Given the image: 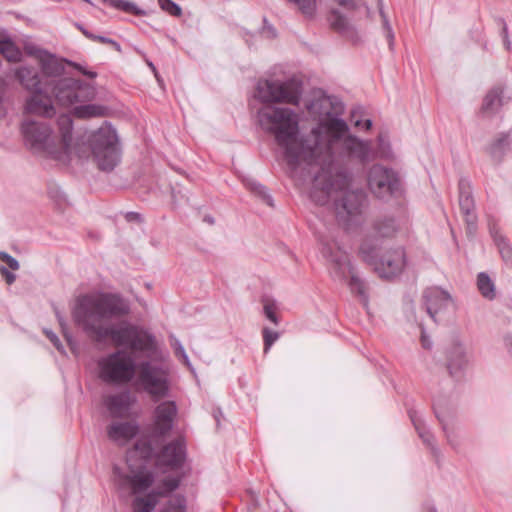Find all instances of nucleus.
Instances as JSON below:
<instances>
[{
  "instance_id": "bf43d9fd",
  "label": "nucleus",
  "mask_w": 512,
  "mask_h": 512,
  "mask_svg": "<svg viewBox=\"0 0 512 512\" xmlns=\"http://www.w3.org/2000/svg\"><path fill=\"white\" fill-rule=\"evenodd\" d=\"M432 512H435V511H432Z\"/></svg>"
},
{
  "instance_id": "09e8293b",
  "label": "nucleus",
  "mask_w": 512,
  "mask_h": 512,
  "mask_svg": "<svg viewBox=\"0 0 512 512\" xmlns=\"http://www.w3.org/2000/svg\"><path fill=\"white\" fill-rule=\"evenodd\" d=\"M140 215L138 213H135V212H130L126 215V218L130 221V220H136V219H139Z\"/></svg>"
},
{
  "instance_id": "1a4fd4ad",
  "label": "nucleus",
  "mask_w": 512,
  "mask_h": 512,
  "mask_svg": "<svg viewBox=\"0 0 512 512\" xmlns=\"http://www.w3.org/2000/svg\"><path fill=\"white\" fill-rule=\"evenodd\" d=\"M301 95V83L296 78L285 81L259 80L256 98L263 103H287L297 105Z\"/></svg>"
},
{
  "instance_id": "5701e85b",
  "label": "nucleus",
  "mask_w": 512,
  "mask_h": 512,
  "mask_svg": "<svg viewBox=\"0 0 512 512\" xmlns=\"http://www.w3.org/2000/svg\"><path fill=\"white\" fill-rule=\"evenodd\" d=\"M15 76L22 86L30 92H38L42 88L40 76L33 68L20 67L15 71Z\"/></svg>"
},
{
  "instance_id": "7ed1b4c3",
  "label": "nucleus",
  "mask_w": 512,
  "mask_h": 512,
  "mask_svg": "<svg viewBox=\"0 0 512 512\" xmlns=\"http://www.w3.org/2000/svg\"><path fill=\"white\" fill-rule=\"evenodd\" d=\"M344 161H319L311 166L302 165V169L298 170V176L292 178L301 185L307 176L313 174L309 195L317 205H325L334 194L339 193L340 196L334 203L336 217L339 224L349 230L363 222L367 198L362 189H350L348 175L334 168L335 163Z\"/></svg>"
},
{
  "instance_id": "bb28decb",
  "label": "nucleus",
  "mask_w": 512,
  "mask_h": 512,
  "mask_svg": "<svg viewBox=\"0 0 512 512\" xmlns=\"http://www.w3.org/2000/svg\"><path fill=\"white\" fill-rule=\"evenodd\" d=\"M477 286L481 295L489 300L496 296L495 285L488 274L481 272L477 276Z\"/></svg>"
},
{
  "instance_id": "6e6d98bb",
  "label": "nucleus",
  "mask_w": 512,
  "mask_h": 512,
  "mask_svg": "<svg viewBox=\"0 0 512 512\" xmlns=\"http://www.w3.org/2000/svg\"><path fill=\"white\" fill-rule=\"evenodd\" d=\"M447 438H448V441L450 442V444L455 446V442L453 441V439L451 438V436L448 433H447Z\"/></svg>"
},
{
  "instance_id": "f8f14e48",
  "label": "nucleus",
  "mask_w": 512,
  "mask_h": 512,
  "mask_svg": "<svg viewBox=\"0 0 512 512\" xmlns=\"http://www.w3.org/2000/svg\"><path fill=\"white\" fill-rule=\"evenodd\" d=\"M367 181L370 191L379 199H388L401 192L397 172L380 164H375L369 169Z\"/></svg>"
},
{
  "instance_id": "37998d69",
  "label": "nucleus",
  "mask_w": 512,
  "mask_h": 512,
  "mask_svg": "<svg viewBox=\"0 0 512 512\" xmlns=\"http://www.w3.org/2000/svg\"><path fill=\"white\" fill-rule=\"evenodd\" d=\"M45 334L59 351H63V346L55 333H53L52 331L45 330Z\"/></svg>"
},
{
  "instance_id": "603ef678",
  "label": "nucleus",
  "mask_w": 512,
  "mask_h": 512,
  "mask_svg": "<svg viewBox=\"0 0 512 512\" xmlns=\"http://www.w3.org/2000/svg\"><path fill=\"white\" fill-rule=\"evenodd\" d=\"M55 313H56V316H57V319L61 325V327L64 329V320H63V317L61 316V314L59 313V311H57L55 309Z\"/></svg>"
},
{
  "instance_id": "58836bf2",
  "label": "nucleus",
  "mask_w": 512,
  "mask_h": 512,
  "mask_svg": "<svg viewBox=\"0 0 512 512\" xmlns=\"http://www.w3.org/2000/svg\"><path fill=\"white\" fill-rule=\"evenodd\" d=\"M66 64H68L69 66H72L73 68H75L76 70H78L79 72H81L83 75L89 77V78H96L97 76V73L94 72V71H88L86 70L82 65L76 63V62H73V61H70V60H67L66 61Z\"/></svg>"
},
{
  "instance_id": "ddd939ff",
  "label": "nucleus",
  "mask_w": 512,
  "mask_h": 512,
  "mask_svg": "<svg viewBox=\"0 0 512 512\" xmlns=\"http://www.w3.org/2000/svg\"><path fill=\"white\" fill-rule=\"evenodd\" d=\"M374 234L370 236L377 238H392L404 236L409 233V217L406 210L402 207L395 212L386 213L377 217L372 225Z\"/></svg>"
},
{
  "instance_id": "dca6fc26",
  "label": "nucleus",
  "mask_w": 512,
  "mask_h": 512,
  "mask_svg": "<svg viewBox=\"0 0 512 512\" xmlns=\"http://www.w3.org/2000/svg\"><path fill=\"white\" fill-rule=\"evenodd\" d=\"M154 433L159 436L166 435L173 427L177 415V407L173 401H164L155 408Z\"/></svg>"
},
{
  "instance_id": "f3484780",
  "label": "nucleus",
  "mask_w": 512,
  "mask_h": 512,
  "mask_svg": "<svg viewBox=\"0 0 512 512\" xmlns=\"http://www.w3.org/2000/svg\"><path fill=\"white\" fill-rule=\"evenodd\" d=\"M426 311L432 319L452 305L451 295L440 288H429L423 295Z\"/></svg>"
},
{
  "instance_id": "79ce46f5",
  "label": "nucleus",
  "mask_w": 512,
  "mask_h": 512,
  "mask_svg": "<svg viewBox=\"0 0 512 512\" xmlns=\"http://www.w3.org/2000/svg\"><path fill=\"white\" fill-rule=\"evenodd\" d=\"M0 273L5 278L8 284H12L16 279V276L12 272H10L5 266L0 267Z\"/></svg>"
},
{
  "instance_id": "20e7f679",
  "label": "nucleus",
  "mask_w": 512,
  "mask_h": 512,
  "mask_svg": "<svg viewBox=\"0 0 512 512\" xmlns=\"http://www.w3.org/2000/svg\"><path fill=\"white\" fill-rule=\"evenodd\" d=\"M128 472L114 468L116 480L121 488L129 489L133 495L132 512H153L160 499L167 497L180 485V478L168 476L156 482L155 473L145 466V461L132 463L127 457Z\"/></svg>"
},
{
  "instance_id": "9b49d317",
  "label": "nucleus",
  "mask_w": 512,
  "mask_h": 512,
  "mask_svg": "<svg viewBox=\"0 0 512 512\" xmlns=\"http://www.w3.org/2000/svg\"><path fill=\"white\" fill-rule=\"evenodd\" d=\"M138 454L144 459L155 456L158 465L178 468L185 459V443L182 438H178L164 446L159 453L154 454L151 443L140 440L135 444L134 450L128 454V456H132V463L140 462L134 460Z\"/></svg>"
},
{
  "instance_id": "6e6552de",
  "label": "nucleus",
  "mask_w": 512,
  "mask_h": 512,
  "mask_svg": "<svg viewBox=\"0 0 512 512\" xmlns=\"http://www.w3.org/2000/svg\"><path fill=\"white\" fill-rule=\"evenodd\" d=\"M91 151L100 170L112 171L120 160L118 137L110 125L100 127L91 137Z\"/></svg>"
},
{
  "instance_id": "412c9836",
  "label": "nucleus",
  "mask_w": 512,
  "mask_h": 512,
  "mask_svg": "<svg viewBox=\"0 0 512 512\" xmlns=\"http://www.w3.org/2000/svg\"><path fill=\"white\" fill-rule=\"evenodd\" d=\"M139 431V426L133 422H115L107 428V435L110 440L125 444L134 438Z\"/></svg>"
},
{
  "instance_id": "8fccbe9b",
  "label": "nucleus",
  "mask_w": 512,
  "mask_h": 512,
  "mask_svg": "<svg viewBox=\"0 0 512 512\" xmlns=\"http://www.w3.org/2000/svg\"><path fill=\"white\" fill-rule=\"evenodd\" d=\"M172 347L174 348V352L183 348L182 344L177 339H175L174 342L172 343Z\"/></svg>"
},
{
  "instance_id": "a18cd8bd",
  "label": "nucleus",
  "mask_w": 512,
  "mask_h": 512,
  "mask_svg": "<svg viewBox=\"0 0 512 512\" xmlns=\"http://www.w3.org/2000/svg\"><path fill=\"white\" fill-rule=\"evenodd\" d=\"M378 142L381 149V157H388L389 152L386 151V146L389 148V144L385 143L384 138L381 135L378 137Z\"/></svg>"
},
{
  "instance_id": "c756f323",
  "label": "nucleus",
  "mask_w": 512,
  "mask_h": 512,
  "mask_svg": "<svg viewBox=\"0 0 512 512\" xmlns=\"http://www.w3.org/2000/svg\"><path fill=\"white\" fill-rule=\"evenodd\" d=\"M160 512H187V501L183 495L171 496Z\"/></svg>"
},
{
  "instance_id": "2f4dec72",
  "label": "nucleus",
  "mask_w": 512,
  "mask_h": 512,
  "mask_svg": "<svg viewBox=\"0 0 512 512\" xmlns=\"http://www.w3.org/2000/svg\"><path fill=\"white\" fill-rule=\"evenodd\" d=\"M491 233L494 237V240L499 248V252L501 253L503 259L507 263L512 262V250L505 242V239L501 235L494 234L493 230H491Z\"/></svg>"
},
{
  "instance_id": "f257e3e1",
  "label": "nucleus",
  "mask_w": 512,
  "mask_h": 512,
  "mask_svg": "<svg viewBox=\"0 0 512 512\" xmlns=\"http://www.w3.org/2000/svg\"><path fill=\"white\" fill-rule=\"evenodd\" d=\"M308 110L318 117V124L302 137L293 110L267 105L257 114L259 125L273 134L283 149L291 177L298 176L302 165L311 166L319 161L357 160L364 164L376 158L370 141L349 133L347 123L340 118L344 106L339 99L321 95L310 103Z\"/></svg>"
},
{
  "instance_id": "ea45409f",
  "label": "nucleus",
  "mask_w": 512,
  "mask_h": 512,
  "mask_svg": "<svg viewBox=\"0 0 512 512\" xmlns=\"http://www.w3.org/2000/svg\"><path fill=\"white\" fill-rule=\"evenodd\" d=\"M416 429L418 431V434H419L420 438L423 440V442L426 443L429 446H432L433 445V436H432V434L429 431H427L426 429L421 428V427H419L417 425H416Z\"/></svg>"
},
{
  "instance_id": "393cba45",
  "label": "nucleus",
  "mask_w": 512,
  "mask_h": 512,
  "mask_svg": "<svg viewBox=\"0 0 512 512\" xmlns=\"http://www.w3.org/2000/svg\"><path fill=\"white\" fill-rule=\"evenodd\" d=\"M328 20L330 26L338 33H341L347 37H353L356 34L355 27L339 10H331Z\"/></svg>"
},
{
  "instance_id": "a878e982",
  "label": "nucleus",
  "mask_w": 512,
  "mask_h": 512,
  "mask_svg": "<svg viewBox=\"0 0 512 512\" xmlns=\"http://www.w3.org/2000/svg\"><path fill=\"white\" fill-rule=\"evenodd\" d=\"M107 112V107L100 104L78 105L73 109V115L79 119L104 117L107 115Z\"/></svg>"
},
{
  "instance_id": "c03bdc74",
  "label": "nucleus",
  "mask_w": 512,
  "mask_h": 512,
  "mask_svg": "<svg viewBox=\"0 0 512 512\" xmlns=\"http://www.w3.org/2000/svg\"><path fill=\"white\" fill-rule=\"evenodd\" d=\"M175 355H176L179 359H181V360L183 361V363H184L187 367H190V366H191L190 360H189V358H188V355H187V354H186V352H185L184 347H183V348H181L180 350H177V351L175 352Z\"/></svg>"
},
{
  "instance_id": "e433bc0d",
  "label": "nucleus",
  "mask_w": 512,
  "mask_h": 512,
  "mask_svg": "<svg viewBox=\"0 0 512 512\" xmlns=\"http://www.w3.org/2000/svg\"><path fill=\"white\" fill-rule=\"evenodd\" d=\"M0 260L8 265V267L12 270H18L19 269V263L18 261L12 257L10 254L1 251L0 252Z\"/></svg>"
},
{
  "instance_id": "2eb2a0df",
  "label": "nucleus",
  "mask_w": 512,
  "mask_h": 512,
  "mask_svg": "<svg viewBox=\"0 0 512 512\" xmlns=\"http://www.w3.org/2000/svg\"><path fill=\"white\" fill-rule=\"evenodd\" d=\"M459 206L466 223V232L468 235L472 236L477 228V215L475 213L472 188L470 183L465 179L459 181Z\"/></svg>"
},
{
  "instance_id": "4d7b16f0",
  "label": "nucleus",
  "mask_w": 512,
  "mask_h": 512,
  "mask_svg": "<svg viewBox=\"0 0 512 512\" xmlns=\"http://www.w3.org/2000/svg\"><path fill=\"white\" fill-rule=\"evenodd\" d=\"M205 221H207L210 224L214 223V220L211 217H205Z\"/></svg>"
},
{
  "instance_id": "864d4df0",
  "label": "nucleus",
  "mask_w": 512,
  "mask_h": 512,
  "mask_svg": "<svg viewBox=\"0 0 512 512\" xmlns=\"http://www.w3.org/2000/svg\"><path fill=\"white\" fill-rule=\"evenodd\" d=\"M422 345L424 348H430V343L426 340V337L422 335Z\"/></svg>"
},
{
  "instance_id": "7c9ffc66",
  "label": "nucleus",
  "mask_w": 512,
  "mask_h": 512,
  "mask_svg": "<svg viewBox=\"0 0 512 512\" xmlns=\"http://www.w3.org/2000/svg\"><path fill=\"white\" fill-rule=\"evenodd\" d=\"M509 146L510 141L508 135H502L491 145L490 152L494 157L500 158Z\"/></svg>"
},
{
  "instance_id": "b1692460",
  "label": "nucleus",
  "mask_w": 512,
  "mask_h": 512,
  "mask_svg": "<svg viewBox=\"0 0 512 512\" xmlns=\"http://www.w3.org/2000/svg\"><path fill=\"white\" fill-rule=\"evenodd\" d=\"M468 362V356L462 344L455 343L448 353V369L450 374H457L467 366Z\"/></svg>"
},
{
  "instance_id": "6ab92c4d",
  "label": "nucleus",
  "mask_w": 512,
  "mask_h": 512,
  "mask_svg": "<svg viewBox=\"0 0 512 512\" xmlns=\"http://www.w3.org/2000/svg\"><path fill=\"white\" fill-rule=\"evenodd\" d=\"M33 94L27 99L25 110L30 114L51 117L55 114V108L51 99L43 95V88Z\"/></svg>"
},
{
  "instance_id": "aec40b11",
  "label": "nucleus",
  "mask_w": 512,
  "mask_h": 512,
  "mask_svg": "<svg viewBox=\"0 0 512 512\" xmlns=\"http://www.w3.org/2000/svg\"><path fill=\"white\" fill-rule=\"evenodd\" d=\"M511 99L510 94H506L502 87L492 88L484 97L481 106V113L485 116L496 114L501 107Z\"/></svg>"
},
{
  "instance_id": "4c0bfd02",
  "label": "nucleus",
  "mask_w": 512,
  "mask_h": 512,
  "mask_svg": "<svg viewBox=\"0 0 512 512\" xmlns=\"http://www.w3.org/2000/svg\"><path fill=\"white\" fill-rule=\"evenodd\" d=\"M93 41H98L102 44H109L111 45L115 50L117 51H121V46L118 42H116L115 40L111 39V38H108V37H105V36H100V35H95Z\"/></svg>"
},
{
  "instance_id": "a211bd4d",
  "label": "nucleus",
  "mask_w": 512,
  "mask_h": 512,
  "mask_svg": "<svg viewBox=\"0 0 512 512\" xmlns=\"http://www.w3.org/2000/svg\"><path fill=\"white\" fill-rule=\"evenodd\" d=\"M37 57L39 59L42 76L47 79L44 84L64 74L66 59L57 58L55 55L44 50H40Z\"/></svg>"
},
{
  "instance_id": "de8ad7c7",
  "label": "nucleus",
  "mask_w": 512,
  "mask_h": 512,
  "mask_svg": "<svg viewBox=\"0 0 512 512\" xmlns=\"http://www.w3.org/2000/svg\"><path fill=\"white\" fill-rule=\"evenodd\" d=\"M503 34H504V43H505V46L508 50H510V45H511V42L510 40L508 39V33H507V27L506 25H504L503 27Z\"/></svg>"
},
{
  "instance_id": "a19ab883",
  "label": "nucleus",
  "mask_w": 512,
  "mask_h": 512,
  "mask_svg": "<svg viewBox=\"0 0 512 512\" xmlns=\"http://www.w3.org/2000/svg\"><path fill=\"white\" fill-rule=\"evenodd\" d=\"M252 189H253V191L259 193L260 195H263V197L266 200L268 205H270V206L273 205L272 198L270 195H268L266 193V189L264 186H262L261 184H254Z\"/></svg>"
},
{
  "instance_id": "c9c22d12",
  "label": "nucleus",
  "mask_w": 512,
  "mask_h": 512,
  "mask_svg": "<svg viewBox=\"0 0 512 512\" xmlns=\"http://www.w3.org/2000/svg\"><path fill=\"white\" fill-rule=\"evenodd\" d=\"M264 314L265 316L275 325L279 324V319L276 315V305L273 302L266 301L264 303Z\"/></svg>"
},
{
  "instance_id": "72a5a7b5",
  "label": "nucleus",
  "mask_w": 512,
  "mask_h": 512,
  "mask_svg": "<svg viewBox=\"0 0 512 512\" xmlns=\"http://www.w3.org/2000/svg\"><path fill=\"white\" fill-rule=\"evenodd\" d=\"M379 12H380V16L383 21V28L385 30L386 38L388 39L389 46L392 47L393 43H394V32H393L392 27L387 19V16L385 15V13L383 11L381 0L379 1Z\"/></svg>"
},
{
  "instance_id": "0eeeda50",
  "label": "nucleus",
  "mask_w": 512,
  "mask_h": 512,
  "mask_svg": "<svg viewBox=\"0 0 512 512\" xmlns=\"http://www.w3.org/2000/svg\"><path fill=\"white\" fill-rule=\"evenodd\" d=\"M98 376L107 384L122 386L130 383L136 375L137 362L131 352L115 350L98 360Z\"/></svg>"
},
{
  "instance_id": "c85d7f7f",
  "label": "nucleus",
  "mask_w": 512,
  "mask_h": 512,
  "mask_svg": "<svg viewBox=\"0 0 512 512\" xmlns=\"http://www.w3.org/2000/svg\"><path fill=\"white\" fill-rule=\"evenodd\" d=\"M103 3L109 5L110 7H113L117 10H121L123 12L141 16L144 15L145 12L137 7V5L134 2L127 1V0H102Z\"/></svg>"
},
{
  "instance_id": "5fc2aeb1",
  "label": "nucleus",
  "mask_w": 512,
  "mask_h": 512,
  "mask_svg": "<svg viewBox=\"0 0 512 512\" xmlns=\"http://www.w3.org/2000/svg\"><path fill=\"white\" fill-rule=\"evenodd\" d=\"M372 127V121L370 119H367L365 121V128L369 130Z\"/></svg>"
},
{
  "instance_id": "473e14b6",
  "label": "nucleus",
  "mask_w": 512,
  "mask_h": 512,
  "mask_svg": "<svg viewBox=\"0 0 512 512\" xmlns=\"http://www.w3.org/2000/svg\"><path fill=\"white\" fill-rule=\"evenodd\" d=\"M160 8L166 13L180 17L182 15L181 7L172 0H158Z\"/></svg>"
},
{
  "instance_id": "4be33fe9",
  "label": "nucleus",
  "mask_w": 512,
  "mask_h": 512,
  "mask_svg": "<svg viewBox=\"0 0 512 512\" xmlns=\"http://www.w3.org/2000/svg\"><path fill=\"white\" fill-rule=\"evenodd\" d=\"M134 401L135 399L126 391L108 396L105 399V406L112 417H123L128 413Z\"/></svg>"
},
{
  "instance_id": "13d9d810",
  "label": "nucleus",
  "mask_w": 512,
  "mask_h": 512,
  "mask_svg": "<svg viewBox=\"0 0 512 512\" xmlns=\"http://www.w3.org/2000/svg\"><path fill=\"white\" fill-rule=\"evenodd\" d=\"M354 125H355L356 127H359V126L361 125V121H360V120H356V121L354 122Z\"/></svg>"
},
{
  "instance_id": "3c124183",
  "label": "nucleus",
  "mask_w": 512,
  "mask_h": 512,
  "mask_svg": "<svg viewBox=\"0 0 512 512\" xmlns=\"http://www.w3.org/2000/svg\"><path fill=\"white\" fill-rule=\"evenodd\" d=\"M505 345L507 348L512 349V335H507L505 337Z\"/></svg>"
},
{
  "instance_id": "39448f33",
  "label": "nucleus",
  "mask_w": 512,
  "mask_h": 512,
  "mask_svg": "<svg viewBox=\"0 0 512 512\" xmlns=\"http://www.w3.org/2000/svg\"><path fill=\"white\" fill-rule=\"evenodd\" d=\"M60 137L53 134L51 127L43 121L25 120L21 133L25 146L34 154L57 161L68 162L73 154L82 157L78 143L73 142V122L69 115H61L57 120Z\"/></svg>"
},
{
  "instance_id": "423d86ee",
  "label": "nucleus",
  "mask_w": 512,
  "mask_h": 512,
  "mask_svg": "<svg viewBox=\"0 0 512 512\" xmlns=\"http://www.w3.org/2000/svg\"><path fill=\"white\" fill-rule=\"evenodd\" d=\"M358 255L381 278H393L399 275L405 266V252L401 247L383 251L381 242L372 236H365L362 239Z\"/></svg>"
},
{
  "instance_id": "4468645a",
  "label": "nucleus",
  "mask_w": 512,
  "mask_h": 512,
  "mask_svg": "<svg viewBox=\"0 0 512 512\" xmlns=\"http://www.w3.org/2000/svg\"><path fill=\"white\" fill-rule=\"evenodd\" d=\"M336 244L324 243L322 246V254L334 265V273L338 278H344L345 272L351 274L349 287L352 292L358 293L360 296L365 297V284L364 282L353 273V267L351 266L348 257L344 251L339 247L334 249Z\"/></svg>"
},
{
  "instance_id": "9d476101",
  "label": "nucleus",
  "mask_w": 512,
  "mask_h": 512,
  "mask_svg": "<svg viewBox=\"0 0 512 512\" xmlns=\"http://www.w3.org/2000/svg\"><path fill=\"white\" fill-rule=\"evenodd\" d=\"M45 87H51V92L57 102L65 107L89 102L96 97L94 85L70 77L47 82Z\"/></svg>"
},
{
  "instance_id": "f03ea898",
  "label": "nucleus",
  "mask_w": 512,
  "mask_h": 512,
  "mask_svg": "<svg viewBox=\"0 0 512 512\" xmlns=\"http://www.w3.org/2000/svg\"><path fill=\"white\" fill-rule=\"evenodd\" d=\"M130 312L129 302L116 293H97L81 296L73 310V319L83 331L97 342L110 339L117 347L127 346L147 357L137 363L135 385L158 401L169 394L170 366L168 354L148 330L121 321L103 325V320L121 318Z\"/></svg>"
},
{
  "instance_id": "49530a36",
  "label": "nucleus",
  "mask_w": 512,
  "mask_h": 512,
  "mask_svg": "<svg viewBox=\"0 0 512 512\" xmlns=\"http://www.w3.org/2000/svg\"><path fill=\"white\" fill-rule=\"evenodd\" d=\"M77 27H78V29H80V30H81V32L85 35V37H87V38H88V39H90V40H93V39H94L95 34H93V33L89 32V31H88V30H86L83 26H81V25H79V24H77Z\"/></svg>"
},
{
  "instance_id": "f704fd0d",
  "label": "nucleus",
  "mask_w": 512,
  "mask_h": 512,
  "mask_svg": "<svg viewBox=\"0 0 512 512\" xmlns=\"http://www.w3.org/2000/svg\"><path fill=\"white\" fill-rule=\"evenodd\" d=\"M262 333L264 340V353H268L274 342L278 340L279 333L276 331H272L269 328H264Z\"/></svg>"
},
{
  "instance_id": "cd10ccee",
  "label": "nucleus",
  "mask_w": 512,
  "mask_h": 512,
  "mask_svg": "<svg viewBox=\"0 0 512 512\" xmlns=\"http://www.w3.org/2000/svg\"><path fill=\"white\" fill-rule=\"evenodd\" d=\"M0 53L9 62H18L21 59V51L10 39H0Z\"/></svg>"
}]
</instances>
